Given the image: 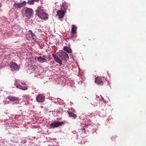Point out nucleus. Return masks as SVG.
I'll use <instances>...</instances> for the list:
<instances>
[{
    "instance_id": "obj_1",
    "label": "nucleus",
    "mask_w": 146,
    "mask_h": 146,
    "mask_svg": "<svg viewBox=\"0 0 146 146\" xmlns=\"http://www.w3.org/2000/svg\"><path fill=\"white\" fill-rule=\"evenodd\" d=\"M36 15L41 19L46 21L48 19V15L44 10L40 7H38L36 11Z\"/></svg>"
},
{
    "instance_id": "obj_2",
    "label": "nucleus",
    "mask_w": 146,
    "mask_h": 146,
    "mask_svg": "<svg viewBox=\"0 0 146 146\" xmlns=\"http://www.w3.org/2000/svg\"><path fill=\"white\" fill-rule=\"evenodd\" d=\"M34 13L33 10L31 8H27L25 12V16L28 19L31 18L33 16Z\"/></svg>"
},
{
    "instance_id": "obj_3",
    "label": "nucleus",
    "mask_w": 146,
    "mask_h": 146,
    "mask_svg": "<svg viewBox=\"0 0 146 146\" xmlns=\"http://www.w3.org/2000/svg\"><path fill=\"white\" fill-rule=\"evenodd\" d=\"M64 124V123L62 121H56L54 122L51 123L50 124V126L51 128H55L58 127Z\"/></svg>"
},
{
    "instance_id": "obj_4",
    "label": "nucleus",
    "mask_w": 146,
    "mask_h": 146,
    "mask_svg": "<svg viewBox=\"0 0 146 146\" xmlns=\"http://www.w3.org/2000/svg\"><path fill=\"white\" fill-rule=\"evenodd\" d=\"M59 56L62 60H66L69 59L68 54L65 52L62 51L60 53Z\"/></svg>"
},
{
    "instance_id": "obj_5",
    "label": "nucleus",
    "mask_w": 146,
    "mask_h": 146,
    "mask_svg": "<svg viewBox=\"0 0 146 146\" xmlns=\"http://www.w3.org/2000/svg\"><path fill=\"white\" fill-rule=\"evenodd\" d=\"M27 4V2L26 1H23L21 3H15L13 5L14 7L16 8H21L25 6Z\"/></svg>"
},
{
    "instance_id": "obj_6",
    "label": "nucleus",
    "mask_w": 146,
    "mask_h": 146,
    "mask_svg": "<svg viewBox=\"0 0 146 146\" xmlns=\"http://www.w3.org/2000/svg\"><path fill=\"white\" fill-rule=\"evenodd\" d=\"M45 96L42 94H38L36 97V100L38 102H43L44 100Z\"/></svg>"
},
{
    "instance_id": "obj_7",
    "label": "nucleus",
    "mask_w": 146,
    "mask_h": 146,
    "mask_svg": "<svg viewBox=\"0 0 146 146\" xmlns=\"http://www.w3.org/2000/svg\"><path fill=\"white\" fill-rule=\"evenodd\" d=\"M20 82H21L18 81L17 80H15V84L16 86V88L22 89L23 90H27L28 88L26 86H21L19 84Z\"/></svg>"
},
{
    "instance_id": "obj_8",
    "label": "nucleus",
    "mask_w": 146,
    "mask_h": 146,
    "mask_svg": "<svg viewBox=\"0 0 146 146\" xmlns=\"http://www.w3.org/2000/svg\"><path fill=\"white\" fill-rule=\"evenodd\" d=\"M10 66L13 71H16L19 69V66L17 64L14 63H11L10 64Z\"/></svg>"
},
{
    "instance_id": "obj_9",
    "label": "nucleus",
    "mask_w": 146,
    "mask_h": 146,
    "mask_svg": "<svg viewBox=\"0 0 146 146\" xmlns=\"http://www.w3.org/2000/svg\"><path fill=\"white\" fill-rule=\"evenodd\" d=\"M52 56L53 57L54 60L56 62L58 63L60 65L62 64V62L59 58L58 56L54 54H52Z\"/></svg>"
},
{
    "instance_id": "obj_10",
    "label": "nucleus",
    "mask_w": 146,
    "mask_h": 146,
    "mask_svg": "<svg viewBox=\"0 0 146 146\" xmlns=\"http://www.w3.org/2000/svg\"><path fill=\"white\" fill-rule=\"evenodd\" d=\"M46 58H47L48 59H49L50 58H48L46 57V56L45 55H43L42 56H39L37 59V60L41 63H43L44 61L46 60Z\"/></svg>"
},
{
    "instance_id": "obj_11",
    "label": "nucleus",
    "mask_w": 146,
    "mask_h": 146,
    "mask_svg": "<svg viewBox=\"0 0 146 146\" xmlns=\"http://www.w3.org/2000/svg\"><path fill=\"white\" fill-rule=\"evenodd\" d=\"M95 82L98 84H100V85H102L104 82L102 78L100 77H97L95 78Z\"/></svg>"
},
{
    "instance_id": "obj_12",
    "label": "nucleus",
    "mask_w": 146,
    "mask_h": 146,
    "mask_svg": "<svg viewBox=\"0 0 146 146\" xmlns=\"http://www.w3.org/2000/svg\"><path fill=\"white\" fill-rule=\"evenodd\" d=\"M57 13L59 16V18H63L65 14L64 11L62 10H58Z\"/></svg>"
},
{
    "instance_id": "obj_13",
    "label": "nucleus",
    "mask_w": 146,
    "mask_h": 146,
    "mask_svg": "<svg viewBox=\"0 0 146 146\" xmlns=\"http://www.w3.org/2000/svg\"><path fill=\"white\" fill-rule=\"evenodd\" d=\"M11 101H16L19 100V98L17 97L9 96L7 97Z\"/></svg>"
},
{
    "instance_id": "obj_14",
    "label": "nucleus",
    "mask_w": 146,
    "mask_h": 146,
    "mask_svg": "<svg viewBox=\"0 0 146 146\" xmlns=\"http://www.w3.org/2000/svg\"><path fill=\"white\" fill-rule=\"evenodd\" d=\"M67 112L69 114V116L72 117L74 119H76L77 117V115L76 114L70 111H68Z\"/></svg>"
},
{
    "instance_id": "obj_15",
    "label": "nucleus",
    "mask_w": 146,
    "mask_h": 146,
    "mask_svg": "<svg viewBox=\"0 0 146 146\" xmlns=\"http://www.w3.org/2000/svg\"><path fill=\"white\" fill-rule=\"evenodd\" d=\"M63 50L69 53H71L72 52L71 49L69 47L66 46H64Z\"/></svg>"
},
{
    "instance_id": "obj_16",
    "label": "nucleus",
    "mask_w": 146,
    "mask_h": 146,
    "mask_svg": "<svg viewBox=\"0 0 146 146\" xmlns=\"http://www.w3.org/2000/svg\"><path fill=\"white\" fill-rule=\"evenodd\" d=\"M72 27L71 29V32L73 34H75L76 33V27L74 25H72Z\"/></svg>"
},
{
    "instance_id": "obj_17",
    "label": "nucleus",
    "mask_w": 146,
    "mask_h": 146,
    "mask_svg": "<svg viewBox=\"0 0 146 146\" xmlns=\"http://www.w3.org/2000/svg\"><path fill=\"white\" fill-rule=\"evenodd\" d=\"M29 32L31 34V35L32 39L33 40H35L36 37L35 36V35L33 33L32 31L30 30L29 31Z\"/></svg>"
},
{
    "instance_id": "obj_18",
    "label": "nucleus",
    "mask_w": 146,
    "mask_h": 146,
    "mask_svg": "<svg viewBox=\"0 0 146 146\" xmlns=\"http://www.w3.org/2000/svg\"><path fill=\"white\" fill-rule=\"evenodd\" d=\"M34 3V1L33 0H28L27 2V3L29 5H33Z\"/></svg>"
},
{
    "instance_id": "obj_19",
    "label": "nucleus",
    "mask_w": 146,
    "mask_h": 146,
    "mask_svg": "<svg viewBox=\"0 0 146 146\" xmlns=\"http://www.w3.org/2000/svg\"><path fill=\"white\" fill-rule=\"evenodd\" d=\"M71 110H72V111L73 112H74V113H76V110L74 109H73L72 108H71Z\"/></svg>"
},
{
    "instance_id": "obj_20",
    "label": "nucleus",
    "mask_w": 146,
    "mask_h": 146,
    "mask_svg": "<svg viewBox=\"0 0 146 146\" xmlns=\"http://www.w3.org/2000/svg\"><path fill=\"white\" fill-rule=\"evenodd\" d=\"M27 142V141L25 140H23L22 142V143H25Z\"/></svg>"
},
{
    "instance_id": "obj_21",
    "label": "nucleus",
    "mask_w": 146,
    "mask_h": 146,
    "mask_svg": "<svg viewBox=\"0 0 146 146\" xmlns=\"http://www.w3.org/2000/svg\"><path fill=\"white\" fill-rule=\"evenodd\" d=\"M92 103L93 104H92L94 105L95 106H97V104L96 103L95 104H94V102H92Z\"/></svg>"
},
{
    "instance_id": "obj_22",
    "label": "nucleus",
    "mask_w": 146,
    "mask_h": 146,
    "mask_svg": "<svg viewBox=\"0 0 146 146\" xmlns=\"http://www.w3.org/2000/svg\"><path fill=\"white\" fill-rule=\"evenodd\" d=\"M21 84L23 85H25V82H21Z\"/></svg>"
},
{
    "instance_id": "obj_23",
    "label": "nucleus",
    "mask_w": 146,
    "mask_h": 146,
    "mask_svg": "<svg viewBox=\"0 0 146 146\" xmlns=\"http://www.w3.org/2000/svg\"><path fill=\"white\" fill-rule=\"evenodd\" d=\"M81 130L82 131H85V129L84 128H82L81 129Z\"/></svg>"
},
{
    "instance_id": "obj_24",
    "label": "nucleus",
    "mask_w": 146,
    "mask_h": 146,
    "mask_svg": "<svg viewBox=\"0 0 146 146\" xmlns=\"http://www.w3.org/2000/svg\"><path fill=\"white\" fill-rule=\"evenodd\" d=\"M34 1L38 2L39 0H33Z\"/></svg>"
},
{
    "instance_id": "obj_25",
    "label": "nucleus",
    "mask_w": 146,
    "mask_h": 146,
    "mask_svg": "<svg viewBox=\"0 0 146 146\" xmlns=\"http://www.w3.org/2000/svg\"><path fill=\"white\" fill-rule=\"evenodd\" d=\"M2 6V5L1 3H0V8Z\"/></svg>"
},
{
    "instance_id": "obj_26",
    "label": "nucleus",
    "mask_w": 146,
    "mask_h": 146,
    "mask_svg": "<svg viewBox=\"0 0 146 146\" xmlns=\"http://www.w3.org/2000/svg\"><path fill=\"white\" fill-rule=\"evenodd\" d=\"M33 66L34 68H35V67H36V65H34V66Z\"/></svg>"
},
{
    "instance_id": "obj_27",
    "label": "nucleus",
    "mask_w": 146,
    "mask_h": 146,
    "mask_svg": "<svg viewBox=\"0 0 146 146\" xmlns=\"http://www.w3.org/2000/svg\"><path fill=\"white\" fill-rule=\"evenodd\" d=\"M71 38H72V39H73V36H72V37H71Z\"/></svg>"
},
{
    "instance_id": "obj_28",
    "label": "nucleus",
    "mask_w": 146,
    "mask_h": 146,
    "mask_svg": "<svg viewBox=\"0 0 146 146\" xmlns=\"http://www.w3.org/2000/svg\"><path fill=\"white\" fill-rule=\"evenodd\" d=\"M91 38H91V37H90V38H89V40H91Z\"/></svg>"
},
{
    "instance_id": "obj_29",
    "label": "nucleus",
    "mask_w": 146,
    "mask_h": 146,
    "mask_svg": "<svg viewBox=\"0 0 146 146\" xmlns=\"http://www.w3.org/2000/svg\"><path fill=\"white\" fill-rule=\"evenodd\" d=\"M95 102L96 103V100H95Z\"/></svg>"
}]
</instances>
